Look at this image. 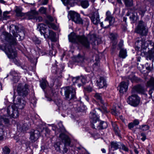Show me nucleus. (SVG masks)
I'll use <instances>...</instances> for the list:
<instances>
[{"label":"nucleus","instance_id":"1","mask_svg":"<svg viewBox=\"0 0 154 154\" xmlns=\"http://www.w3.org/2000/svg\"><path fill=\"white\" fill-rule=\"evenodd\" d=\"M3 35L5 36V39L10 44H4L0 45V49L4 51L8 57L11 59L15 64L18 66H20V62L15 59V58L17 57V53L12 46L17 44L16 39L12 36H11L8 33H5Z\"/></svg>","mask_w":154,"mask_h":154},{"label":"nucleus","instance_id":"2","mask_svg":"<svg viewBox=\"0 0 154 154\" xmlns=\"http://www.w3.org/2000/svg\"><path fill=\"white\" fill-rule=\"evenodd\" d=\"M152 42L150 40L146 41V38L143 37L141 39H137L135 44V49L140 51V55L142 56H146L147 59L154 60V47L146 51V49L149 45H152Z\"/></svg>","mask_w":154,"mask_h":154},{"label":"nucleus","instance_id":"3","mask_svg":"<svg viewBox=\"0 0 154 154\" xmlns=\"http://www.w3.org/2000/svg\"><path fill=\"white\" fill-rule=\"evenodd\" d=\"M68 38L69 41L72 42L80 44L87 49L90 48V42L84 35H77L74 32H72L68 35Z\"/></svg>","mask_w":154,"mask_h":154},{"label":"nucleus","instance_id":"4","mask_svg":"<svg viewBox=\"0 0 154 154\" xmlns=\"http://www.w3.org/2000/svg\"><path fill=\"white\" fill-rule=\"evenodd\" d=\"M40 32L41 34L43 35L45 37L49 38L52 42H55L57 41L56 34L52 31L48 30V33L46 32L47 26L45 24L41 23L39 25Z\"/></svg>","mask_w":154,"mask_h":154},{"label":"nucleus","instance_id":"5","mask_svg":"<svg viewBox=\"0 0 154 154\" xmlns=\"http://www.w3.org/2000/svg\"><path fill=\"white\" fill-rule=\"evenodd\" d=\"M135 32L142 36L147 35L148 29L146 24L143 21H139L135 28Z\"/></svg>","mask_w":154,"mask_h":154},{"label":"nucleus","instance_id":"6","mask_svg":"<svg viewBox=\"0 0 154 154\" xmlns=\"http://www.w3.org/2000/svg\"><path fill=\"white\" fill-rule=\"evenodd\" d=\"M106 17L104 20V24L103 22L100 23V26L104 28H107L112 25L115 21V18L109 11L106 13Z\"/></svg>","mask_w":154,"mask_h":154},{"label":"nucleus","instance_id":"7","mask_svg":"<svg viewBox=\"0 0 154 154\" xmlns=\"http://www.w3.org/2000/svg\"><path fill=\"white\" fill-rule=\"evenodd\" d=\"M59 137L62 142L64 144V146L62 151V153H66L68 150V148L67 147L69 146L70 144V139L67 135L63 133L60 134Z\"/></svg>","mask_w":154,"mask_h":154},{"label":"nucleus","instance_id":"8","mask_svg":"<svg viewBox=\"0 0 154 154\" xmlns=\"http://www.w3.org/2000/svg\"><path fill=\"white\" fill-rule=\"evenodd\" d=\"M140 101V98L136 94H132L127 99V102L128 104L134 106H137L139 104Z\"/></svg>","mask_w":154,"mask_h":154},{"label":"nucleus","instance_id":"9","mask_svg":"<svg viewBox=\"0 0 154 154\" xmlns=\"http://www.w3.org/2000/svg\"><path fill=\"white\" fill-rule=\"evenodd\" d=\"M75 89L73 87L68 86L65 91V95L66 99H75L76 98Z\"/></svg>","mask_w":154,"mask_h":154},{"label":"nucleus","instance_id":"10","mask_svg":"<svg viewBox=\"0 0 154 154\" xmlns=\"http://www.w3.org/2000/svg\"><path fill=\"white\" fill-rule=\"evenodd\" d=\"M18 109L14 105L9 106L7 108V113L11 117L17 118L19 115Z\"/></svg>","mask_w":154,"mask_h":154},{"label":"nucleus","instance_id":"11","mask_svg":"<svg viewBox=\"0 0 154 154\" xmlns=\"http://www.w3.org/2000/svg\"><path fill=\"white\" fill-rule=\"evenodd\" d=\"M29 91L28 86L26 84L24 86L21 84H20L17 86V92L19 96L26 97L28 94Z\"/></svg>","mask_w":154,"mask_h":154},{"label":"nucleus","instance_id":"12","mask_svg":"<svg viewBox=\"0 0 154 154\" xmlns=\"http://www.w3.org/2000/svg\"><path fill=\"white\" fill-rule=\"evenodd\" d=\"M13 102L14 104H13L17 108L19 109H22L24 108L26 105V102L25 100L21 99L20 97H18L15 100L14 96L13 97Z\"/></svg>","mask_w":154,"mask_h":154},{"label":"nucleus","instance_id":"13","mask_svg":"<svg viewBox=\"0 0 154 154\" xmlns=\"http://www.w3.org/2000/svg\"><path fill=\"white\" fill-rule=\"evenodd\" d=\"M69 14L71 19L72 21L76 23L83 24L82 20L81 18L80 15L79 14L74 11H71L69 13Z\"/></svg>","mask_w":154,"mask_h":154},{"label":"nucleus","instance_id":"14","mask_svg":"<svg viewBox=\"0 0 154 154\" xmlns=\"http://www.w3.org/2000/svg\"><path fill=\"white\" fill-rule=\"evenodd\" d=\"M89 117L91 119L90 122L91 124V126L92 128L97 129L95 128L94 124H96L97 122L99 120V118L98 115L96 114V112L93 110L91 112L89 115Z\"/></svg>","mask_w":154,"mask_h":154},{"label":"nucleus","instance_id":"15","mask_svg":"<svg viewBox=\"0 0 154 154\" xmlns=\"http://www.w3.org/2000/svg\"><path fill=\"white\" fill-rule=\"evenodd\" d=\"M29 139L32 142L36 141L40 137V132L37 130H33L30 133Z\"/></svg>","mask_w":154,"mask_h":154},{"label":"nucleus","instance_id":"16","mask_svg":"<svg viewBox=\"0 0 154 154\" xmlns=\"http://www.w3.org/2000/svg\"><path fill=\"white\" fill-rule=\"evenodd\" d=\"M145 91L144 87L140 85H138L134 86L131 90L132 94L135 93L143 94Z\"/></svg>","mask_w":154,"mask_h":154},{"label":"nucleus","instance_id":"17","mask_svg":"<svg viewBox=\"0 0 154 154\" xmlns=\"http://www.w3.org/2000/svg\"><path fill=\"white\" fill-rule=\"evenodd\" d=\"M119 87L118 89L119 90L120 93L123 94L126 92L128 90V84L124 81L120 83Z\"/></svg>","mask_w":154,"mask_h":154},{"label":"nucleus","instance_id":"18","mask_svg":"<svg viewBox=\"0 0 154 154\" xmlns=\"http://www.w3.org/2000/svg\"><path fill=\"white\" fill-rule=\"evenodd\" d=\"M97 85L99 88H103L107 86L106 79L103 77H100L99 79L97 81Z\"/></svg>","mask_w":154,"mask_h":154},{"label":"nucleus","instance_id":"19","mask_svg":"<svg viewBox=\"0 0 154 154\" xmlns=\"http://www.w3.org/2000/svg\"><path fill=\"white\" fill-rule=\"evenodd\" d=\"M91 22L94 25H97L100 21L99 15L97 11L95 12L91 18Z\"/></svg>","mask_w":154,"mask_h":154},{"label":"nucleus","instance_id":"20","mask_svg":"<svg viewBox=\"0 0 154 154\" xmlns=\"http://www.w3.org/2000/svg\"><path fill=\"white\" fill-rule=\"evenodd\" d=\"M73 82L79 83L81 82L83 84H85L87 82L86 78L83 76L74 77L72 79Z\"/></svg>","mask_w":154,"mask_h":154},{"label":"nucleus","instance_id":"21","mask_svg":"<svg viewBox=\"0 0 154 154\" xmlns=\"http://www.w3.org/2000/svg\"><path fill=\"white\" fill-rule=\"evenodd\" d=\"M146 86L147 87L152 88L149 92V94L151 95L154 91V79L153 78H151L150 80L147 82Z\"/></svg>","mask_w":154,"mask_h":154},{"label":"nucleus","instance_id":"22","mask_svg":"<svg viewBox=\"0 0 154 154\" xmlns=\"http://www.w3.org/2000/svg\"><path fill=\"white\" fill-rule=\"evenodd\" d=\"M57 65L53 66L51 68V72L53 74L60 75L64 67L62 66L61 68H59V67H57Z\"/></svg>","mask_w":154,"mask_h":154},{"label":"nucleus","instance_id":"23","mask_svg":"<svg viewBox=\"0 0 154 154\" xmlns=\"http://www.w3.org/2000/svg\"><path fill=\"white\" fill-rule=\"evenodd\" d=\"M121 143L120 142H112L110 144V147H109V149L113 151L117 150L120 147Z\"/></svg>","mask_w":154,"mask_h":154},{"label":"nucleus","instance_id":"24","mask_svg":"<svg viewBox=\"0 0 154 154\" xmlns=\"http://www.w3.org/2000/svg\"><path fill=\"white\" fill-rule=\"evenodd\" d=\"M29 126L26 123L18 125L17 128L21 132H25L29 129Z\"/></svg>","mask_w":154,"mask_h":154},{"label":"nucleus","instance_id":"25","mask_svg":"<svg viewBox=\"0 0 154 154\" xmlns=\"http://www.w3.org/2000/svg\"><path fill=\"white\" fill-rule=\"evenodd\" d=\"M95 125V127H96L97 129L98 130L104 129L106 128L107 127V123L104 121L101 122L98 125L96 124Z\"/></svg>","mask_w":154,"mask_h":154},{"label":"nucleus","instance_id":"26","mask_svg":"<svg viewBox=\"0 0 154 154\" xmlns=\"http://www.w3.org/2000/svg\"><path fill=\"white\" fill-rule=\"evenodd\" d=\"M112 125L115 134L119 137H120V131L116 123L114 122H112Z\"/></svg>","mask_w":154,"mask_h":154},{"label":"nucleus","instance_id":"27","mask_svg":"<svg viewBox=\"0 0 154 154\" xmlns=\"http://www.w3.org/2000/svg\"><path fill=\"white\" fill-rule=\"evenodd\" d=\"M12 75L13 76V80L14 83L17 82L20 79V74L17 73L14 71H12L11 72Z\"/></svg>","mask_w":154,"mask_h":154},{"label":"nucleus","instance_id":"28","mask_svg":"<svg viewBox=\"0 0 154 154\" xmlns=\"http://www.w3.org/2000/svg\"><path fill=\"white\" fill-rule=\"evenodd\" d=\"M37 13L34 11L28 12L26 14V18L29 20L35 19Z\"/></svg>","mask_w":154,"mask_h":154},{"label":"nucleus","instance_id":"29","mask_svg":"<svg viewBox=\"0 0 154 154\" xmlns=\"http://www.w3.org/2000/svg\"><path fill=\"white\" fill-rule=\"evenodd\" d=\"M127 56V52L126 49L121 48L119 52V57L123 59H124Z\"/></svg>","mask_w":154,"mask_h":154},{"label":"nucleus","instance_id":"30","mask_svg":"<svg viewBox=\"0 0 154 154\" xmlns=\"http://www.w3.org/2000/svg\"><path fill=\"white\" fill-rule=\"evenodd\" d=\"M81 6L83 8H86L89 5V1L88 0H82L80 1Z\"/></svg>","mask_w":154,"mask_h":154},{"label":"nucleus","instance_id":"31","mask_svg":"<svg viewBox=\"0 0 154 154\" xmlns=\"http://www.w3.org/2000/svg\"><path fill=\"white\" fill-rule=\"evenodd\" d=\"M94 97L96 99L98 100L103 105L104 104V102L102 99V94H101L96 93L94 95Z\"/></svg>","mask_w":154,"mask_h":154},{"label":"nucleus","instance_id":"32","mask_svg":"<svg viewBox=\"0 0 154 154\" xmlns=\"http://www.w3.org/2000/svg\"><path fill=\"white\" fill-rule=\"evenodd\" d=\"M125 6L127 8L130 7L133 5V0H122Z\"/></svg>","mask_w":154,"mask_h":154},{"label":"nucleus","instance_id":"33","mask_svg":"<svg viewBox=\"0 0 154 154\" xmlns=\"http://www.w3.org/2000/svg\"><path fill=\"white\" fill-rule=\"evenodd\" d=\"M89 37L90 38V41L91 44H94V43L96 40V37L95 34H92L89 36Z\"/></svg>","mask_w":154,"mask_h":154},{"label":"nucleus","instance_id":"34","mask_svg":"<svg viewBox=\"0 0 154 154\" xmlns=\"http://www.w3.org/2000/svg\"><path fill=\"white\" fill-rule=\"evenodd\" d=\"M132 23H135L136 21V17L134 13H131V14L129 17Z\"/></svg>","mask_w":154,"mask_h":154},{"label":"nucleus","instance_id":"35","mask_svg":"<svg viewBox=\"0 0 154 154\" xmlns=\"http://www.w3.org/2000/svg\"><path fill=\"white\" fill-rule=\"evenodd\" d=\"M117 37L116 34L111 33L110 35V38L112 41V42H115V41H117L116 39Z\"/></svg>","mask_w":154,"mask_h":154},{"label":"nucleus","instance_id":"36","mask_svg":"<svg viewBox=\"0 0 154 154\" xmlns=\"http://www.w3.org/2000/svg\"><path fill=\"white\" fill-rule=\"evenodd\" d=\"M102 108H98L97 109L100 111L102 113H107L109 112V110H107L106 108L103 106H102Z\"/></svg>","mask_w":154,"mask_h":154},{"label":"nucleus","instance_id":"37","mask_svg":"<svg viewBox=\"0 0 154 154\" xmlns=\"http://www.w3.org/2000/svg\"><path fill=\"white\" fill-rule=\"evenodd\" d=\"M40 85L42 88L44 89L46 86L47 81L45 80H43L42 81L40 82Z\"/></svg>","mask_w":154,"mask_h":154},{"label":"nucleus","instance_id":"38","mask_svg":"<svg viewBox=\"0 0 154 154\" xmlns=\"http://www.w3.org/2000/svg\"><path fill=\"white\" fill-rule=\"evenodd\" d=\"M54 102L58 107H60L62 103V100L60 98H57L55 99Z\"/></svg>","mask_w":154,"mask_h":154},{"label":"nucleus","instance_id":"39","mask_svg":"<svg viewBox=\"0 0 154 154\" xmlns=\"http://www.w3.org/2000/svg\"><path fill=\"white\" fill-rule=\"evenodd\" d=\"M15 12L16 15L18 17H22L23 15L21 9L19 8H16Z\"/></svg>","mask_w":154,"mask_h":154},{"label":"nucleus","instance_id":"40","mask_svg":"<svg viewBox=\"0 0 154 154\" xmlns=\"http://www.w3.org/2000/svg\"><path fill=\"white\" fill-rule=\"evenodd\" d=\"M140 3L139 2H137V4L136 6L134 8V11L138 10L142 11L141 8L140 7Z\"/></svg>","mask_w":154,"mask_h":154},{"label":"nucleus","instance_id":"41","mask_svg":"<svg viewBox=\"0 0 154 154\" xmlns=\"http://www.w3.org/2000/svg\"><path fill=\"white\" fill-rule=\"evenodd\" d=\"M84 59L83 56H81L80 54L78 55L77 57H76V60L77 62H81L83 61Z\"/></svg>","mask_w":154,"mask_h":154},{"label":"nucleus","instance_id":"42","mask_svg":"<svg viewBox=\"0 0 154 154\" xmlns=\"http://www.w3.org/2000/svg\"><path fill=\"white\" fill-rule=\"evenodd\" d=\"M46 23L47 24L48 27L49 28H51L53 29H55L56 26L54 24L51 23L48 21H46Z\"/></svg>","mask_w":154,"mask_h":154},{"label":"nucleus","instance_id":"43","mask_svg":"<svg viewBox=\"0 0 154 154\" xmlns=\"http://www.w3.org/2000/svg\"><path fill=\"white\" fill-rule=\"evenodd\" d=\"M10 151L9 148L7 146L5 147L3 149V152L4 154H8L10 152Z\"/></svg>","mask_w":154,"mask_h":154},{"label":"nucleus","instance_id":"44","mask_svg":"<svg viewBox=\"0 0 154 154\" xmlns=\"http://www.w3.org/2000/svg\"><path fill=\"white\" fill-rule=\"evenodd\" d=\"M4 123L5 124H8L9 123V120L5 116H2L1 117Z\"/></svg>","mask_w":154,"mask_h":154},{"label":"nucleus","instance_id":"45","mask_svg":"<svg viewBox=\"0 0 154 154\" xmlns=\"http://www.w3.org/2000/svg\"><path fill=\"white\" fill-rule=\"evenodd\" d=\"M140 128L143 131H146L148 130L149 128V127L146 125H143L141 126H140Z\"/></svg>","mask_w":154,"mask_h":154},{"label":"nucleus","instance_id":"46","mask_svg":"<svg viewBox=\"0 0 154 154\" xmlns=\"http://www.w3.org/2000/svg\"><path fill=\"white\" fill-rule=\"evenodd\" d=\"M4 135V131L3 129L1 128H0V141L2 140L4 137L3 136Z\"/></svg>","mask_w":154,"mask_h":154},{"label":"nucleus","instance_id":"47","mask_svg":"<svg viewBox=\"0 0 154 154\" xmlns=\"http://www.w3.org/2000/svg\"><path fill=\"white\" fill-rule=\"evenodd\" d=\"M111 112L112 115H113L115 116H118L120 114L119 112L117 111L116 109H112Z\"/></svg>","mask_w":154,"mask_h":154},{"label":"nucleus","instance_id":"48","mask_svg":"<svg viewBox=\"0 0 154 154\" xmlns=\"http://www.w3.org/2000/svg\"><path fill=\"white\" fill-rule=\"evenodd\" d=\"M47 9L44 7H41L39 9V12L42 14H45L46 12Z\"/></svg>","mask_w":154,"mask_h":154},{"label":"nucleus","instance_id":"49","mask_svg":"<svg viewBox=\"0 0 154 154\" xmlns=\"http://www.w3.org/2000/svg\"><path fill=\"white\" fill-rule=\"evenodd\" d=\"M33 40L35 44L39 45L41 43V41L36 37L33 38Z\"/></svg>","mask_w":154,"mask_h":154},{"label":"nucleus","instance_id":"50","mask_svg":"<svg viewBox=\"0 0 154 154\" xmlns=\"http://www.w3.org/2000/svg\"><path fill=\"white\" fill-rule=\"evenodd\" d=\"M9 12L8 11H5L3 13V19L4 20H6L8 18H9V17L7 15V14H8Z\"/></svg>","mask_w":154,"mask_h":154},{"label":"nucleus","instance_id":"51","mask_svg":"<svg viewBox=\"0 0 154 154\" xmlns=\"http://www.w3.org/2000/svg\"><path fill=\"white\" fill-rule=\"evenodd\" d=\"M59 145V143H55L54 146V147L56 148V149L57 151H60V150Z\"/></svg>","mask_w":154,"mask_h":154},{"label":"nucleus","instance_id":"52","mask_svg":"<svg viewBox=\"0 0 154 154\" xmlns=\"http://www.w3.org/2000/svg\"><path fill=\"white\" fill-rule=\"evenodd\" d=\"M134 126H135L132 122L129 123L128 125V128L130 130H132Z\"/></svg>","mask_w":154,"mask_h":154},{"label":"nucleus","instance_id":"53","mask_svg":"<svg viewBox=\"0 0 154 154\" xmlns=\"http://www.w3.org/2000/svg\"><path fill=\"white\" fill-rule=\"evenodd\" d=\"M35 19L36 21L38 22H40L42 21L43 18L41 16H35Z\"/></svg>","mask_w":154,"mask_h":154},{"label":"nucleus","instance_id":"54","mask_svg":"<svg viewBox=\"0 0 154 154\" xmlns=\"http://www.w3.org/2000/svg\"><path fill=\"white\" fill-rule=\"evenodd\" d=\"M14 139L16 140V143H18L20 144L21 143V142L20 140V139L19 138L18 136H15L14 137Z\"/></svg>","mask_w":154,"mask_h":154},{"label":"nucleus","instance_id":"55","mask_svg":"<svg viewBox=\"0 0 154 154\" xmlns=\"http://www.w3.org/2000/svg\"><path fill=\"white\" fill-rule=\"evenodd\" d=\"M132 122L135 126L138 125L140 123L139 120L137 119H134Z\"/></svg>","mask_w":154,"mask_h":154},{"label":"nucleus","instance_id":"56","mask_svg":"<svg viewBox=\"0 0 154 154\" xmlns=\"http://www.w3.org/2000/svg\"><path fill=\"white\" fill-rule=\"evenodd\" d=\"M132 122L135 126L138 125L140 123L139 120L137 119H134Z\"/></svg>","mask_w":154,"mask_h":154},{"label":"nucleus","instance_id":"57","mask_svg":"<svg viewBox=\"0 0 154 154\" xmlns=\"http://www.w3.org/2000/svg\"><path fill=\"white\" fill-rule=\"evenodd\" d=\"M140 135L142 137L141 138V140L143 141H144L146 138L145 134L143 133H141L140 134Z\"/></svg>","mask_w":154,"mask_h":154},{"label":"nucleus","instance_id":"58","mask_svg":"<svg viewBox=\"0 0 154 154\" xmlns=\"http://www.w3.org/2000/svg\"><path fill=\"white\" fill-rule=\"evenodd\" d=\"M123 45V41L122 40H121L119 42L118 44L119 47L120 48H122V47Z\"/></svg>","mask_w":154,"mask_h":154},{"label":"nucleus","instance_id":"59","mask_svg":"<svg viewBox=\"0 0 154 154\" xmlns=\"http://www.w3.org/2000/svg\"><path fill=\"white\" fill-rule=\"evenodd\" d=\"M112 43V48L113 50H115L116 47V45L117 43V41H115V42Z\"/></svg>","mask_w":154,"mask_h":154},{"label":"nucleus","instance_id":"60","mask_svg":"<svg viewBox=\"0 0 154 154\" xmlns=\"http://www.w3.org/2000/svg\"><path fill=\"white\" fill-rule=\"evenodd\" d=\"M122 149L123 150L126 151H128V148L125 146V145H122Z\"/></svg>","mask_w":154,"mask_h":154},{"label":"nucleus","instance_id":"61","mask_svg":"<svg viewBox=\"0 0 154 154\" xmlns=\"http://www.w3.org/2000/svg\"><path fill=\"white\" fill-rule=\"evenodd\" d=\"M86 90L88 92H91L92 91V88L91 87L88 86V87L87 88H86Z\"/></svg>","mask_w":154,"mask_h":154},{"label":"nucleus","instance_id":"62","mask_svg":"<svg viewBox=\"0 0 154 154\" xmlns=\"http://www.w3.org/2000/svg\"><path fill=\"white\" fill-rule=\"evenodd\" d=\"M146 1L149 2L151 5H154V0H146Z\"/></svg>","mask_w":154,"mask_h":154},{"label":"nucleus","instance_id":"63","mask_svg":"<svg viewBox=\"0 0 154 154\" xmlns=\"http://www.w3.org/2000/svg\"><path fill=\"white\" fill-rule=\"evenodd\" d=\"M47 18L51 22L54 21L53 18L51 16H47Z\"/></svg>","mask_w":154,"mask_h":154},{"label":"nucleus","instance_id":"64","mask_svg":"<svg viewBox=\"0 0 154 154\" xmlns=\"http://www.w3.org/2000/svg\"><path fill=\"white\" fill-rule=\"evenodd\" d=\"M49 0H43L42 2V4L43 5H47L48 2Z\"/></svg>","mask_w":154,"mask_h":154}]
</instances>
